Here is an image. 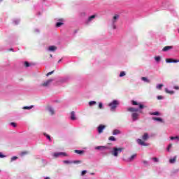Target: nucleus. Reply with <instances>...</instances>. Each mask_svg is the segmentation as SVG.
I'll return each mask as SVG.
<instances>
[{
    "instance_id": "1",
    "label": "nucleus",
    "mask_w": 179,
    "mask_h": 179,
    "mask_svg": "<svg viewBox=\"0 0 179 179\" xmlns=\"http://www.w3.org/2000/svg\"><path fill=\"white\" fill-rule=\"evenodd\" d=\"M124 150L123 148H113V150L111 152L113 156H115V157H117L118 155L121 153Z\"/></svg>"
},
{
    "instance_id": "2",
    "label": "nucleus",
    "mask_w": 179,
    "mask_h": 179,
    "mask_svg": "<svg viewBox=\"0 0 179 179\" xmlns=\"http://www.w3.org/2000/svg\"><path fill=\"white\" fill-rule=\"evenodd\" d=\"M118 104H119L118 101L114 100L113 102L110 103L108 106L109 107H110L111 111H114V110L117 108Z\"/></svg>"
},
{
    "instance_id": "3",
    "label": "nucleus",
    "mask_w": 179,
    "mask_h": 179,
    "mask_svg": "<svg viewBox=\"0 0 179 179\" xmlns=\"http://www.w3.org/2000/svg\"><path fill=\"white\" fill-rule=\"evenodd\" d=\"M52 79H49L47 81L44 82L43 83H42L41 85V86H43V87H47V86H50V85H51V83H52Z\"/></svg>"
},
{
    "instance_id": "4",
    "label": "nucleus",
    "mask_w": 179,
    "mask_h": 179,
    "mask_svg": "<svg viewBox=\"0 0 179 179\" xmlns=\"http://www.w3.org/2000/svg\"><path fill=\"white\" fill-rule=\"evenodd\" d=\"M133 121H136L139 118V113H134L131 114Z\"/></svg>"
},
{
    "instance_id": "5",
    "label": "nucleus",
    "mask_w": 179,
    "mask_h": 179,
    "mask_svg": "<svg viewBox=\"0 0 179 179\" xmlns=\"http://www.w3.org/2000/svg\"><path fill=\"white\" fill-rule=\"evenodd\" d=\"M106 128V125L104 124H100L98 127V132L99 134H103V130Z\"/></svg>"
},
{
    "instance_id": "6",
    "label": "nucleus",
    "mask_w": 179,
    "mask_h": 179,
    "mask_svg": "<svg viewBox=\"0 0 179 179\" xmlns=\"http://www.w3.org/2000/svg\"><path fill=\"white\" fill-rule=\"evenodd\" d=\"M131 104H133V106H138L139 108H141V109H142L145 107V106H143V105L138 103L136 101H131Z\"/></svg>"
},
{
    "instance_id": "7",
    "label": "nucleus",
    "mask_w": 179,
    "mask_h": 179,
    "mask_svg": "<svg viewBox=\"0 0 179 179\" xmlns=\"http://www.w3.org/2000/svg\"><path fill=\"white\" fill-rule=\"evenodd\" d=\"M127 111H129L130 113H138L139 109L135 108H128Z\"/></svg>"
},
{
    "instance_id": "8",
    "label": "nucleus",
    "mask_w": 179,
    "mask_h": 179,
    "mask_svg": "<svg viewBox=\"0 0 179 179\" xmlns=\"http://www.w3.org/2000/svg\"><path fill=\"white\" fill-rule=\"evenodd\" d=\"M137 143H138V145H141V146H148V144L140 138L137 139Z\"/></svg>"
},
{
    "instance_id": "9",
    "label": "nucleus",
    "mask_w": 179,
    "mask_h": 179,
    "mask_svg": "<svg viewBox=\"0 0 179 179\" xmlns=\"http://www.w3.org/2000/svg\"><path fill=\"white\" fill-rule=\"evenodd\" d=\"M95 149L96 150H104L106 149H109V148L107 146H97L95 148Z\"/></svg>"
},
{
    "instance_id": "10",
    "label": "nucleus",
    "mask_w": 179,
    "mask_h": 179,
    "mask_svg": "<svg viewBox=\"0 0 179 179\" xmlns=\"http://www.w3.org/2000/svg\"><path fill=\"white\" fill-rule=\"evenodd\" d=\"M48 110L49 111V113H50L51 115H54V114H55L54 108H52L51 106L48 107Z\"/></svg>"
},
{
    "instance_id": "11",
    "label": "nucleus",
    "mask_w": 179,
    "mask_h": 179,
    "mask_svg": "<svg viewBox=\"0 0 179 179\" xmlns=\"http://www.w3.org/2000/svg\"><path fill=\"white\" fill-rule=\"evenodd\" d=\"M166 62H167L168 64H170L171 62L177 63L179 62V60H174L173 59H166Z\"/></svg>"
},
{
    "instance_id": "12",
    "label": "nucleus",
    "mask_w": 179,
    "mask_h": 179,
    "mask_svg": "<svg viewBox=\"0 0 179 179\" xmlns=\"http://www.w3.org/2000/svg\"><path fill=\"white\" fill-rule=\"evenodd\" d=\"M170 50H173V46H165L163 49L162 51L164 52H166L169 51Z\"/></svg>"
},
{
    "instance_id": "13",
    "label": "nucleus",
    "mask_w": 179,
    "mask_h": 179,
    "mask_svg": "<svg viewBox=\"0 0 179 179\" xmlns=\"http://www.w3.org/2000/svg\"><path fill=\"white\" fill-rule=\"evenodd\" d=\"M71 120H72L73 121H75V120H76V117L75 116V112L73 111L71 113Z\"/></svg>"
},
{
    "instance_id": "14",
    "label": "nucleus",
    "mask_w": 179,
    "mask_h": 179,
    "mask_svg": "<svg viewBox=\"0 0 179 179\" xmlns=\"http://www.w3.org/2000/svg\"><path fill=\"white\" fill-rule=\"evenodd\" d=\"M75 153H77V155H83L85 153L84 150H74Z\"/></svg>"
},
{
    "instance_id": "15",
    "label": "nucleus",
    "mask_w": 179,
    "mask_h": 179,
    "mask_svg": "<svg viewBox=\"0 0 179 179\" xmlns=\"http://www.w3.org/2000/svg\"><path fill=\"white\" fill-rule=\"evenodd\" d=\"M141 80H143V82H146V83H150V80L148 79L146 77H142Z\"/></svg>"
},
{
    "instance_id": "16",
    "label": "nucleus",
    "mask_w": 179,
    "mask_h": 179,
    "mask_svg": "<svg viewBox=\"0 0 179 179\" xmlns=\"http://www.w3.org/2000/svg\"><path fill=\"white\" fill-rule=\"evenodd\" d=\"M143 139L144 141H148V139H149V134H148V133H145L143 136Z\"/></svg>"
},
{
    "instance_id": "17",
    "label": "nucleus",
    "mask_w": 179,
    "mask_h": 179,
    "mask_svg": "<svg viewBox=\"0 0 179 179\" xmlns=\"http://www.w3.org/2000/svg\"><path fill=\"white\" fill-rule=\"evenodd\" d=\"M61 155H62L63 156H66V154L65 152H59L55 154V157H58L59 156H61Z\"/></svg>"
},
{
    "instance_id": "18",
    "label": "nucleus",
    "mask_w": 179,
    "mask_h": 179,
    "mask_svg": "<svg viewBox=\"0 0 179 179\" xmlns=\"http://www.w3.org/2000/svg\"><path fill=\"white\" fill-rule=\"evenodd\" d=\"M118 17H120V15H115V16H113V23H115V22L118 20Z\"/></svg>"
},
{
    "instance_id": "19",
    "label": "nucleus",
    "mask_w": 179,
    "mask_h": 179,
    "mask_svg": "<svg viewBox=\"0 0 179 179\" xmlns=\"http://www.w3.org/2000/svg\"><path fill=\"white\" fill-rule=\"evenodd\" d=\"M152 120L154 121H159V122H163V119L161 117H152Z\"/></svg>"
},
{
    "instance_id": "20",
    "label": "nucleus",
    "mask_w": 179,
    "mask_h": 179,
    "mask_svg": "<svg viewBox=\"0 0 179 179\" xmlns=\"http://www.w3.org/2000/svg\"><path fill=\"white\" fill-rule=\"evenodd\" d=\"M120 134H121V131H120V130L118 129H115L113 131V135H118Z\"/></svg>"
},
{
    "instance_id": "21",
    "label": "nucleus",
    "mask_w": 179,
    "mask_h": 179,
    "mask_svg": "<svg viewBox=\"0 0 179 179\" xmlns=\"http://www.w3.org/2000/svg\"><path fill=\"white\" fill-rule=\"evenodd\" d=\"M49 51H55V50H57V46H50L48 48Z\"/></svg>"
},
{
    "instance_id": "22",
    "label": "nucleus",
    "mask_w": 179,
    "mask_h": 179,
    "mask_svg": "<svg viewBox=\"0 0 179 179\" xmlns=\"http://www.w3.org/2000/svg\"><path fill=\"white\" fill-rule=\"evenodd\" d=\"M135 157H136V154L131 155L130 157V158L129 159V162H132V160H134V159H135Z\"/></svg>"
},
{
    "instance_id": "23",
    "label": "nucleus",
    "mask_w": 179,
    "mask_h": 179,
    "mask_svg": "<svg viewBox=\"0 0 179 179\" xmlns=\"http://www.w3.org/2000/svg\"><path fill=\"white\" fill-rule=\"evenodd\" d=\"M96 17V15H91L89 18H88V22H92V20H93V19H94Z\"/></svg>"
},
{
    "instance_id": "24",
    "label": "nucleus",
    "mask_w": 179,
    "mask_h": 179,
    "mask_svg": "<svg viewBox=\"0 0 179 179\" xmlns=\"http://www.w3.org/2000/svg\"><path fill=\"white\" fill-rule=\"evenodd\" d=\"M166 93H169V94H174V91H169L167 88L165 89Z\"/></svg>"
},
{
    "instance_id": "25",
    "label": "nucleus",
    "mask_w": 179,
    "mask_h": 179,
    "mask_svg": "<svg viewBox=\"0 0 179 179\" xmlns=\"http://www.w3.org/2000/svg\"><path fill=\"white\" fill-rule=\"evenodd\" d=\"M150 115H160V113L159 112H153V113H150Z\"/></svg>"
},
{
    "instance_id": "26",
    "label": "nucleus",
    "mask_w": 179,
    "mask_h": 179,
    "mask_svg": "<svg viewBox=\"0 0 179 179\" xmlns=\"http://www.w3.org/2000/svg\"><path fill=\"white\" fill-rule=\"evenodd\" d=\"M108 139H109V141H112L113 142H115V141H117V139H115V137H114V136H110L108 138Z\"/></svg>"
},
{
    "instance_id": "27",
    "label": "nucleus",
    "mask_w": 179,
    "mask_h": 179,
    "mask_svg": "<svg viewBox=\"0 0 179 179\" xmlns=\"http://www.w3.org/2000/svg\"><path fill=\"white\" fill-rule=\"evenodd\" d=\"M64 163H65V164H72V163H73V162L65 160V161H64Z\"/></svg>"
},
{
    "instance_id": "28",
    "label": "nucleus",
    "mask_w": 179,
    "mask_h": 179,
    "mask_svg": "<svg viewBox=\"0 0 179 179\" xmlns=\"http://www.w3.org/2000/svg\"><path fill=\"white\" fill-rule=\"evenodd\" d=\"M94 104H97V102H96V101H90V102H89V105H90V106H94Z\"/></svg>"
},
{
    "instance_id": "29",
    "label": "nucleus",
    "mask_w": 179,
    "mask_h": 179,
    "mask_svg": "<svg viewBox=\"0 0 179 179\" xmlns=\"http://www.w3.org/2000/svg\"><path fill=\"white\" fill-rule=\"evenodd\" d=\"M163 84H159L157 86V89H159V90H162V88L163 87Z\"/></svg>"
},
{
    "instance_id": "30",
    "label": "nucleus",
    "mask_w": 179,
    "mask_h": 179,
    "mask_svg": "<svg viewBox=\"0 0 179 179\" xmlns=\"http://www.w3.org/2000/svg\"><path fill=\"white\" fill-rule=\"evenodd\" d=\"M33 107V106H24L23 108L24 110H31V108Z\"/></svg>"
},
{
    "instance_id": "31",
    "label": "nucleus",
    "mask_w": 179,
    "mask_h": 179,
    "mask_svg": "<svg viewBox=\"0 0 179 179\" xmlns=\"http://www.w3.org/2000/svg\"><path fill=\"white\" fill-rule=\"evenodd\" d=\"M176 157H173V158H172V159H171L169 160V162L171 163V164L176 163Z\"/></svg>"
},
{
    "instance_id": "32",
    "label": "nucleus",
    "mask_w": 179,
    "mask_h": 179,
    "mask_svg": "<svg viewBox=\"0 0 179 179\" xmlns=\"http://www.w3.org/2000/svg\"><path fill=\"white\" fill-rule=\"evenodd\" d=\"M62 24H64V23H62V22H57L56 24V27H61V26H62Z\"/></svg>"
},
{
    "instance_id": "33",
    "label": "nucleus",
    "mask_w": 179,
    "mask_h": 179,
    "mask_svg": "<svg viewBox=\"0 0 179 179\" xmlns=\"http://www.w3.org/2000/svg\"><path fill=\"white\" fill-rule=\"evenodd\" d=\"M24 66H25L26 68H29V66H30V63L28 62H24Z\"/></svg>"
},
{
    "instance_id": "34",
    "label": "nucleus",
    "mask_w": 179,
    "mask_h": 179,
    "mask_svg": "<svg viewBox=\"0 0 179 179\" xmlns=\"http://www.w3.org/2000/svg\"><path fill=\"white\" fill-rule=\"evenodd\" d=\"M155 61H157V62H159V61H160L161 58L160 56H157L155 57Z\"/></svg>"
},
{
    "instance_id": "35",
    "label": "nucleus",
    "mask_w": 179,
    "mask_h": 179,
    "mask_svg": "<svg viewBox=\"0 0 179 179\" xmlns=\"http://www.w3.org/2000/svg\"><path fill=\"white\" fill-rule=\"evenodd\" d=\"M45 136H46V138H48V139L49 141H51V136H50V135L47 134H44Z\"/></svg>"
},
{
    "instance_id": "36",
    "label": "nucleus",
    "mask_w": 179,
    "mask_h": 179,
    "mask_svg": "<svg viewBox=\"0 0 179 179\" xmlns=\"http://www.w3.org/2000/svg\"><path fill=\"white\" fill-rule=\"evenodd\" d=\"M172 146H173V144H169V145H168V148H167L168 152L170 151V149H171Z\"/></svg>"
},
{
    "instance_id": "37",
    "label": "nucleus",
    "mask_w": 179,
    "mask_h": 179,
    "mask_svg": "<svg viewBox=\"0 0 179 179\" xmlns=\"http://www.w3.org/2000/svg\"><path fill=\"white\" fill-rule=\"evenodd\" d=\"M73 163H74V164H78L79 163H82V161L76 160V161H73Z\"/></svg>"
},
{
    "instance_id": "38",
    "label": "nucleus",
    "mask_w": 179,
    "mask_h": 179,
    "mask_svg": "<svg viewBox=\"0 0 179 179\" xmlns=\"http://www.w3.org/2000/svg\"><path fill=\"white\" fill-rule=\"evenodd\" d=\"M120 78H122V76H125V72L122 71L120 74Z\"/></svg>"
},
{
    "instance_id": "39",
    "label": "nucleus",
    "mask_w": 179,
    "mask_h": 179,
    "mask_svg": "<svg viewBox=\"0 0 179 179\" xmlns=\"http://www.w3.org/2000/svg\"><path fill=\"white\" fill-rule=\"evenodd\" d=\"M178 138H179L178 136H175V137H174V136H171V141H174V139H178Z\"/></svg>"
},
{
    "instance_id": "40",
    "label": "nucleus",
    "mask_w": 179,
    "mask_h": 179,
    "mask_svg": "<svg viewBox=\"0 0 179 179\" xmlns=\"http://www.w3.org/2000/svg\"><path fill=\"white\" fill-rule=\"evenodd\" d=\"M17 157L15 156V157H11V162H15V160H17Z\"/></svg>"
},
{
    "instance_id": "41",
    "label": "nucleus",
    "mask_w": 179,
    "mask_h": 179,
    "mask_svg": "<svg viewBox=\"0 0 179 179\" xmlns=\"http://www.w3.org/2000/svg\"><path fill=\"white\" fill-rule=\"evenodd\" d=\"M10 124V125H12V127H13L14 128H16V123L12 122Z\"/></svg>"
},
{
    "instance_id": "42",
    "label": "nucleus",
    "mask_w": 179,
    "mask_h": 179,
    "mask_svg": "<svg viewBox=\"0 0 179 179\" xmlns=\"http://www.w3.org/2000/svg\"><path fill=\"white\" fill-rule=\"evenodd\" d=\"M54 73V71H50L46 74V76H50V75H52Z\"/></svg>"
},
{
    "instance_id": "43",
    "label": "nucleus",
    "mask_w": 179,
    "mask_h": 179,
    "mask_svg": "<svg viewBox=\"0 0 179 179\" xmlns=\"http://www.w3.org/2000/svg\"><path fill=\"white\" fill-rule=\"evenodd\" d=\"M99 108L100 109L103 108V103L101 102L99 103Z\"/></svg>"
},
{
    "instance_id": "44",
    "label": "nucleus",
    "mask_w": 179,
    "mask_h": 179,
    "mask_svg": "<svg viewBox=\"0 0 179 179\" xmlns=\"http://www.w3.org/2000/svg\"><path fill=\"white\" fill-rule=\"evenodd\" d=\"M21 156H24V155H27V151H24L22 152H21Z\"/></svg>"
},
{
    "instance_id": "45",
    "label": "nucleus",
    "mask_w": 179,
    "mask_h": 179,
    "mask_svg": "<svg viewBox=\"0 0 179 179\" xmlns=\"http://www.w3.org/2000/svg\"><path fill=\"white\" fill-rule=\"evenodd\" d=\"M86 173H87V171L85 170V171H83L81 172V176H85V174H86Z\"/></svg>"
},
{
    "instance_id": "46",
    "label": "nucleus",
    "mask_w": 179,
    "mask_h": 179,
    "mask_svg": "<svg viewBox=\"0 0 179 179\" xmlns=\"http://www.w3.org/2000/svg\"><path fill=\"white\" fill-rule=\"evenodd\" d=\"M152 160H154V162H155L156 163H157V162H159V159L156 157H153Z\"/></svg>"
},
{
    "instance_id": "47",
    "label": "nucleus",
    "mask_w": 179,
    "mask_h": 179,
    "mask_svg": "<svg viewBox=\"0 0 179 179\" xmlns=\"http://www.w3.org/2000/svg\"><path fill=\"white\" fill-rule=\"evenodd\" d=\"M3 157H5V155H3L2 152H0V158L3 159Z\"/></svg>"
},
{
    "instance_id": "48",
    "label": "nucleus",
    "mask_w": 179,
    "mask_h": 179,
    "mask_svg": "<svg viewBox=\"0 0 179 179\" xmlns=\"http://www.w3.org/2000/svg\"><path fill=\"white\" fill-rule=\"evenodd\" d=\"M157 99H158V100H162V99H163V96H157Z\"/></svg>"
},
{
    "instance_id": "49",
    "label": "nucleus",
    "mask_w": 179,
    "mask_h": 179,
    "mask_svg": "<svg viewBox=\"0 0 179 179\" xmlns=\"http://www.w3.org/2000/svg\"><path fill=\"white\" fill-rule=\"evenodd\" d=\"M174 89L176 90H179V87L176 85V86L174 87Z\"/></svg>"
},
{
    "instance_id": "50",
    "label": "nucleus",
    "mask_w": 179,
    "mask_h": 179,
    "mask_svg": "<svg viewBox=\"0 0 179 179\" xmlns=\"http://www.w3.org/2000/svg\"><path fill=\"white\" fill-rule=\"evenodd\" d=\"M143 163L144 164H148V161H143Z\"/></svg>"
},
{
    "instance_id": "51",
    "label": "nucleus",
    "mask_w": 179,
    "mask_h": 179,
    "mask_svg": "<svg viewBox=\"0 0 179 179\" xmlns=\"http://www.w3.org/2000/svg\"><path fill=\"white\" fill-rule=\"evenodd\" d=\"M45 179H50V177H46Z\"/></svg>"
},
{
    "instance_id": "52",
    "label": "nucleus",
    "mask_w": 179,
    "mask_h": 179,
    "mask_svg": "<svg viewBox=\"0 0 179 179\" xmlns=\"http://www.w3.org/2000/svg\"><path fill=\"white\" fill-rule=\"evenodd\" d=\"M61 61H62V60H61V59H59V60L58 61V64H59V62H61Z\"/></svg>"
},
{
    "instance_id": "53",
    "label": "nucleus",
    "mask_w": 179,
    "mask_h": 179,
    "mask_svg": "<svg viewBox=\"0 0 179 179\" xmlns=\"http://www.w3.org/2000/svg\"><path fill=\"white\" fill-rule=\"evenodd\" d=\"M10 51H13V48L10 49Z\"/></svg>"
},
{
    "instance_id": "54",
    "label": "nucleus",
    "mask_w": 179,
    "mask_h": 179,
    "mask_svg": "<svg viewBox=\"0 0 179 179\" xmlns=\"http://www.w3.org/2000/svg\"><path fill=\"white\" fill-rule=\"evenodd\" d=\"M50 58H52V55H50Z\"/></svg>"
},
{
    "instance_id": "55",
    "label": "nucleus",
    "mask_w": 179,
    "mask_h": 179,
    "mask_svg": "<svg viewBox=\"0 0 179 179\" xmlns=\"http://www.w3.org/2000/svg\"><path fill=\"white\" fill-rule=\"evenodd\" d=\"M113 29H115V26H113Z\"/></svg>"
},
{
    "instance_id": "56",
    "label": "nucleus",
    "mask_w": 179,
    "mask_h": 179,
    "mask_svg": "<svg viewBox=\"0 0 179 179\" xmlns=\"http://www.w3.org/2000/svg\"><path fill=\"white\" fill-rule=\"evenodd\" d=\"M92 175L94 174V173H91Z\"/></svg>"
},
{
    "instance_id": "57",
    "label": "nucleus",
    "mask_w": 179,
    "mask_h": 179,
    "mask_svg": "<svg viewBox=\"0 0 179 179\" xmlns=\"http://www.w3.org/2000/svg\"><path fill=\"white\" fill-rule=\"evenodd\" d=\"M0 172H1V169H0Z\"/></svg>"
}]
</instances>
